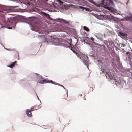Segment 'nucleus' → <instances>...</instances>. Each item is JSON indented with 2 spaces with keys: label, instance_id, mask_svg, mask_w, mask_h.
Segmentation results:
<instances>
[{
  "label": "nucleus",
  "instance_id": "aec40b11",
  "mask_svg": "<svg viewBox=\"0 0 132 132\" xmlns=\"http://www.w3.org/2000/svg\"><path fill=\"white\" fill-rule=\"evenodd\" d=\"M125 46V45L124 44H122L121 45V47H124Z\"/></svg>",
  "mask_w": 132,
  "mask_h": 132
},
{
  "label": "nucleus",
  "instance_id": "2eb2a0df",
  "mask_svg": "<svg viewBox=\"0 0 132 132\" xmlns=\"http://www.w3.org/2000/svg\"><path fill=\"white\" fill-rule=\"evenodd\" d=\"M120 34L121 35L123 36H125L126 35V34L125 33H124L122 32H121Z\"/></svg>",
  "mask_w": 132,
  "mask_h": 132
},
{
  "label": "nucleus",
  "instance_id": "423d86ee",
  "mask_svg": "<svg viewBox=\"0 0 132 132\" xmlns=\"http://www.w3.org/2000/svg\"><path fill=\"white\" fill-rule=\"evenodd\" d=\"M5 16H3V23H4L5 24H6V25L8 24V23H10V24H12V21L11 22H10V21L9 19V18H8V21H6L5 20Z\"/></svg>",
  "mask_w": 132,
  "mask_h": 132
},
{
  "label": "nucleus",
  "instance_id": "4be33fe9",
  "mask_svg": "<svg viewBox=\"0 0 132 132\" xmlns=\"http://www.w3.org/2000/svg\"><path fill=\"white\" fill-rule=\"evenodd\" d=\"M2 25L1 24H0V28H2Z\"/></svg>",
  "mask_w": 132,
  "mask_h": 132
},
{
  "label": "nucleus",
  "instance_id": "0eeeda50",
  "mask_svg": "<svg viewBox=\"0 0 132 132\" xmlns=\"http://www.w3.org/2000/svg\"><path fill=\"white\" fill-rule=\"evenodd\" d=\"M59 28L60 29V31H64V30H65L66 27L65 25H61L59 27Z\"/></svg>",
  "mask_w": 132,
  "mask_h": 132
},
{
  "label": "nucleus",
  "instance_id": "f257e3e1",
  "mask_svg": "<svg viewBox=\"0 0 132 132\" xmlns=\"http://www.w3.org/2000/svg\"><path fill=\"white\" fill-rule=\"evenodd\" d=\"M40 37L43 38L46 42H52L54 45H61L63 44V41H61L57 38H54L52 37L45 35L41 34L39 36Z\"/></svg>",
  "mask_w": 132,
  "mask_h": 132
},
{
  "label": "nucleus",
  "instance_id": "6e6552de",
  "mask_svg": "<svg viewBox=\"0 0 132 132\" xmlns=\"http://www.w3.org/2000/svg\"><path fill=\"white\" fill-rule=\"evenodd\" d=\"M41 12L42 14H44L45 16L47 17L49 19V18H50V15L46 13L43 11H41Z\"/></svg>",
  "mask_w": 132,
  "mask_h": 132
},
{
  "label": "nucleus",
  "instance_id": "412c9836",
  "mask_svg": "<svg viewBox=\"0 0 132 132\" xmlns=\"http://www.w3.org/2000/svg\"><path fill=\"white\" fill-rule=\"evenodd\" d=\"M7 28L9 29H12V27H8Z\"/></svg>",
  "mask_w": 132,
  "mask_h": 132
},
{
  "label": "nucleus",
  "instance_id": "5701e85b",
  "mask_svg": "<svg viewBox=\"0 0 132 132\" xmlns=\"http://www.w3.org/2000/svg\"><path fill=\"white\" fill-rule=\"evenodd\" d=\"M129 53V52H126V54H128V53Z\"/></svg>",
  "mask_w": 132,
  "mask_h": 132
},
{
  "label": "nucleus",
  "instance_id": "393cba45",
  "mask_svg": "<svg viewBox=\"0 0 132 132\" xmlns=\"http://www.w3.org/2000/svg\"><path fill=\"white\" fill-rule=\"evenodd\" d=\"M50 82H52V81H51Z\"/></svg>",
  "mask_w": 132,
  "mask_h": 132
},
{
  "label": "nucleus",
  "instance_id": "ddd939ff",
  "mask_svg": "<svg viewBox=\"0 0 132 132\" xmlns=\"http://www.w3.org/2000/svg\"><path fill=\"white\" fill-rule=\"evenodd\" d=\"M126 18L127 20H132V16H127Z\"/></svg>",
  "mask_w": 132,
  "mask_h": 132
},
{
  "label": "nucleus",
  "instance_id": "1a4fd4ad",
  "mask_svg": "<svg viewBox=\"0 0 132 132\" xmlns=\"http://www.w3.org/2000/svg\"><path fill=\"white\" fill-rule=\"evenodd\" d=\"M79 8L82 9H85L86 11H90V9L88 8L84 7L81 6H79Z\"/></svg>",
  "mask_w": 132,
  "mask_h": 132
},
{
  "label": "nucleus",
  "instance_id": "7ed1b4c3",
  "mask_svg": "<svg viewBox=\"0 0 132 132\" xmlns=\"http://www.w3.org/2000/svg\"><path fill=\"white\" fill-rule=\"evenodd\" d=\"M102 71L103 73H105V75L108 79H109L110 80L112 79L114 80H115L116 82L118 84H119L121 83V81L120 80H118V79H117V77H115L116 76L113 73H112L108 69H103L102 70Z\"/></svg>",
  "mask_w": 132,
  "mask_h": 132
},
{
  "label": "nucleus",
  "instance_id": "20e7f679",
  "mask_svg": "<svg viewBox=\"0 0 132 132\" xmlns=\"http://www.w3.org/2000/svg\"><path fill=\"white\" fill-rule=\"evenodd\" d=\"M68 44L69 45L67 46L69 47L70 48L71 50L75 53L78 57H80L81 59L82 60L83 63L86 65H87L88 63V56L84 55L81 54L79 55L74 50L73 48L71 46V45L69 43H68Z\"/></svg>",
  "mask_w": 132,
  "mask_h": 132
},
{
  "label": "nucleus",
  "instance_id": "9b49d317",
  "mask_svg": "<svg viewBox=\"0 0 132 132\" xmlns=\"http://www.w3.org/2000/svg\"><path fill=\"white\" fill-rule=\"evenodd\" d=\"M61 22H62L63 23H64L65 24H67V25H69V23L65 20H64L63 19H61Z\"/></svg>",
  "mask_w": 132,
  "mask_h": 132
},
{
  "label": "nucleus",
  "instance_id": "f8f14e48",
  "mask_svg": "<svg viewBox=\"0 0 132 132\" xmlns=\"http://www.w3.org/2000/svg\"><path fill=\"white\" fill-rule=\"evenodd\" d=\"M83 29L84 30L87 31H89V28L86 26H84L83 27Z\"/></svg>",
  "mask_w": 132,
  "mask_h": 132
},
{
  "label": "nucleus",
  "instance_id": "f3484780",
  "mask_svg": "<svg viewBox=\"0 0 132 132\" xmlns=\"http://www.w3.org/2000/svg\"><path fill=\"white\" fill-rule=\"evenodd\" d=\"M60 4H63V2L60 0H57Z\"/></svg>",
  "mask_w": 132,
  "mask_h": 132
},
{
  "label": "nucleus",
  "instance_id": "9d476101",
  "mask_svg": "<svg viewBox=\"0 0 132 132\" xmlns=\"http://www.w3.org/2000/svg\"><path fill=\"white\" fill-rule=\"evenodd\" d=\"M17 61H14V62L13 63L9 66V67H10L11 68H12L14 66L15 64L16 63Z\"/></svg>",
  "mask_w": 132,
  "mask_h": 132
},
{
  "label": "nucleus",
  "instance_id": "bb28decb",
  "mask_svg": "<svg viewBox=\"0 0 132 132\" xmlns=\"http://www.w3.org/2000/svg\"><path fill=\"white\" fill-rule=\"evenodd\" d=\"M29 114H30V112H29Z\"/></svg>",
  "mask_w": 132,
  "mask_h": 132
},
{
  "label": "nucleus",
  "instance_id": "a878e982",
  "mask_svg": "<svg viewBox=\"0 0 132 132\" xmlns=\"http://www.w3.org/2000/svg\"><path fill=\"white\" fill-rule=\"evenodd\" d=\"M80 95V96H82V94H81Z\"/></svg>",
  "mask_w": 132,
  "mask_h": 132
},
{
  "label": "nucleus",
  "instance_id": "a211bd4d",
  "mask_svg": "<svg viewBox=\"0 0 132 132\" xmlns=\"http://www.w3.org/2000/svg\"><path fill=\"white\" fill-rule=\"evenodd\" d=\"M87 130H84L82 132H87Z\"/></svg>",
  "mask_w": 132,
  "mask_h": 132
},
{
  "label": "nucleus",
  "instance_id": "dca6fc26",
  "mask_svg": "<svg viewBox=\"0 0 132 132\" xmlns=\"http://www.w3.org/2000/svg\"><path fill=\"white\" fill-rule=\"evenodd\" d=\"M87 1H89L90 2L92 3H93L94 4V2L92 0H87Z\"/></svg>",
  "mask_w": 132,
  "mask_h": 132
},
{
  "label": "nucleus",
  "instance_id": "f03ea898",
  "mask_svg": "<svg viewBox=\"0 0 132 132\" xmlns=\"http://www.w3.org/2000/svg\"><path fill=\"white\" fill-rule=\"evenodd\" d=\"M100 6L111 11L112 7L114 6V5L112 0H102Z\"/></svg>",
  "mask_w": 132,
  "mask_h": 132
},
{
  "label": "nucleus",
  "instance_id": "4468645a",
  "mask_svg": "<svg viewBox=\"0 0 132 132\" xmlns=\"http://www.w3.org/2000/svg\"><path fill=\"white\" fill-rule=\"evenodd\" d=\"M45 80H43L40 81L39 82H38L39 83H40V84H43V83H44L45 82Z\"/></svg>",
  "mask_w": 132,
  "mask_h": 132
},
{
  "label": "nucleus",
  "instance_id": "39448f33",
  "mask_svg": "<svg viewBox=\"0 0 132 132\" xmlns=\"http://www.w3.org/2000/svg\"><path fill=\"white\" fill-rule=\"evenodd\" d=\"M38 106L37 105H36L34 106L31 107L30 110H27L26 112V114L29 117H32V115L31 112L34 110H37L38 109Z\"/></svg>",
  "mask_w": 132,
  "mask_h": 132
},
{
  "label": "nucleus",
  "instance_id": "6ab92c4d",
  "mask_svg": "<svg viewBox=\"0 0 132 132\" xmlns=\"http://www.w3.org/2000/svg\"><path fill=\"white\" fill-rule=\"evenodd\" d=\"M90 39L92 41H94V39L93 37H91Z\"/></svg>",
  "mask_w": 132,
  "mask_h": 132
},
{
  "label": "nucleus",
  "instance_id": "b1692460",
  "mask_svg": "<svg viewBox=\"0 0 132 132\" xmlns=\"http://www.w3.org/2000/svg\"><path fill=\"white\" fill-rule=\"evenodd\" d=\"M60 85L61 86H62L63 87H64L62 85Z\"/></svg>",
  "mask_w": 132,
  "mask_h": 132
}]
</instances>
